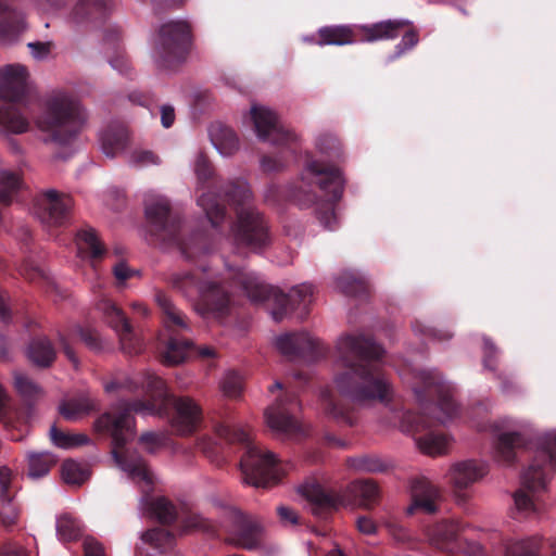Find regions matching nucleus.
Listing matches in <instances>:
<instances>
[{
    "instance_id": "obj_38",
    "label": "nucleus",
    "mask_w": 556,
    "mask_h": 556,
    "mask_svg": "<svg viewBox=\"0 0 556 556\" xmlns=\"http://www.w3.org/2000/svg\"><path fill=\"white\" fill-rule=\"evenodd\" d=\"M353 30L350 26H328L319 29V41L323 45L343 46L353 43Z\"/></svg>"
},
{
    "instance_id": "obj_52",
    "label": "nucleus",
    "mask_w": 556,
    "mask_h": 556,
    "mask_svg": "<svg viewBox=\"0 0 556 556\" xmlns=\"http://www.w3.org/2000/svg\"><path fill=\"white\" fill-rule=\"evenodd\" d=\"M260 165L265 173H276L282 170L287 166V161L282 155H264L260 161Z\"/></svg>"
},
{
    "instance_id": "obj_62",
    "label": "nucleus",
    "mask_w": 556,
    "mask_h": 556,
    "mask_svg": "<svg viewBox=\"0 0 556 556\" xmlns=\"http://www.w3.org/2000/svg\"><path fill=\"white\" fill-rule=\"evenodd\" d=\"M21 273L28 280H36L38 278L48 279L45 271L33 263H26L21 268Z\"/></svg>"
},
{
    "instance_id": "obj_46",
    "label": "nucleus",
    "mask_w": 556,
    "mask_h": 556,
    "mask_svg": "<svg viewBox=\"0 0 556 556\" xmlns=\"http://www.w3.org/2000/svg\"><path fill=\"white\" fill-rule=\"evenodd\" d=\"M127 161L130 165L136 167H147L151 165H159L160 157L151 150L146 149H135L132 150L127 157Z\"/></svg>"
},
{
    "instance_id": "obj_43",
    "label": "nucleus",
    "mask_w": 556,
    "mask_h": 556,
    "mask_svg": "<svg viewBox=\"0 0 556 556\" xmlns=\"http://www.w3.org/2000/svg\"><path fill=\"white\" fill-rule=\"evenodd\" d=\"M61 475L65 483L73 485H79L88 478V471L75 460L64 462Z\"/></svg>"
},
{
    "instance_id": "obj_27",
    "label": "nucleus",
    "mask_w": 556,
    "mask_h": 556,
    "mask_svg": "<svg viewBox=\"0 0 556 556\" xmlns=\"http://www.w3.org/2000/svg\"><path fill=\"white\" fill-rule=\"evenodd\" d=\"M321 404L325 415L341 426L353 427L357 422L355 410L334 397L330 391L321 393Z\"/></svg>"
},
{
    "instance_id": "obj_11",
    "label": "nucleus",
    "mask_w": 556,
    "mask_h": 556,
    "mask_svg": "<svg viewBox=\"0 0 556 556\" xmlns=\"http://www.w3.org/2000/svg\"><path fill=\"white\" fill-rule=\"evenodd\" d=\"M191 43V27L186 21H168L157 29L151 55L156 66L169 71L180 64Z\"/></svg>"
},
{
    "instance_id": "obj_12",
    "label": "nucleus",
    "mask_w": 556,
    "mask_h": 556,
    "mask_svg": "<svg viewBox=\"0 0 556 556\" xmlns=\"http://www.w3.org/2000/svg\"><path fill=\"white\" fill-rule=\"evenodd\" d=\"M475 426L480 431L490 430L494 434V459L503 466L516 462V450L525 444L531 430L528 421L511 417H501L489 425L477 422Z\"/></svg>"
},
{
    "instance_id": "obj_9",
    "label": "nucleus",
    "mask_w": 556,
    "mask_h": 556,
    "mask_svg": "<svg viewBox=\"0 0 556 556\" xmlns=\"http://www.w3.org/2000/svg\"><path fill=\"white\" fill-rule=\"evenodd\" d=\"M300 493L307 500L312 514L318 518H326L331 511L354 504L371 509L380 496L379 486L372 480H356L339 491L311 483L302 485Z\"/></svg>"
},
{
    "instance_id": "obj_58",
    "label": "nucleus",
    "mask_w": 556,
    "mask_h": 556,
    "mask_svg": "<svg viewBox=\"0 0 556 556\" xmlns=\"http://www.w3.org/2000/svg\"><path fill=\"white\" fill-rule=\"evenodd\" d=\"M85 556H105L102 544L91 536L84 540Z\"/></svg>"
},
{
    "instance_id": "obj_59",
    "label": "nucleus",
    "mask_w": 556,
    "mask_h": 556,
    "mask_svg": "<svg viewBox=\"0 0 556 556\" xmlns=\"http://www.w3.org/2000/svg\"><path fill=\"white\" fill-rule=\"evenodd\" d=\"M110 64L113 67V70L117 71L123 75H128L131 70L128 59L123 53H117L115 56L111 58Z\"/></svg>"
},
{
    "instance_id": "obj_32",
    "label": "nucleus",
    "mask_w": 556,
    "mask_h": 556,
    "mask_svg": "<svg viewBox=\"0 0 556 556\" xmlns=\"http://www.w3.org/2000/svg\"><path fill=\"white\" fill-rule=\"evenodd\" d=\"M409 24L407 20H388L371 26H364L365 31L364 41H377L383 39H392L399 35V30Z\"/></svg>"
},
{
    "instance_id": "obj_48",
    "label": "nucleus",
    "mask_w": 556,
    "mask_h": 556,
    "mask_svg": "<svg viewBox=\"0 0 556 556\" xmlns=\"http://www.w3.org/2000/svg\"><path fill=\"white\" fill-rule=\"evenodd\" d=\"M194 174L198 179L199 188L203 187V185L208 181V179L213 176V169L206 156L203 153H198L194 165H193Z\"/></svg>"
},
{
    "instance_id": "obj_30",
    "label": "nucleus",
    "mask_w": 556,
    "mask_h": 556,
    "mask_svg": "<svg viewBox=\"0 0 556 556\" xmlns=\"http://www.w3.org/2000/svg\"><path fill=\"white\" fill-rule=\"evenodd\" d=\"M28 359L38 367H49L56 355L51 341L45 336L34 337L27 345Z\"/></svg>"
},
{
    "instance_id": "obj_17",
    "label": "nucleus",
    "mask_w": 556,
    "mask_h": 556,
    "mask_svg": "<svg viewBox=\"0 0 556 556\" xmlns=\"http://www.w3.org/2000/svg\"><path fill=\"white\" fill-rule=\"evenodd\" d=\"M296 400L289 395L277 400L265 410V420L269 429L280 437H293L301 432V426L293 416Z\"/></svg>"
},
{
    "instance_id": "obj_4",
    "label": "nucleus",
    "mask_w": 556,
    "mask_h": 556,
    "mask_svg": "<svg viewBox=\"0 0 556 556\" xmlns=\"http://www.w3.org/2000/svg\"><path fill=\"white\" fill-rule=\"evenodd\" d=\"M197 202L213 228H217L226 218V210L222 202H227L233 207L237 223L231 226V233L238 247L257 252L269 244L267 224L255 208L252 191L243 178L229 181L223 194L213 191L202 192Z\"/></svg>"
},
{
    "instance_id": "obj_37",
    "label": "nucleus",
    "mask_w": 556,
    "mask_h": 556,
    "mask_svg": "<svg viewBox=\"0 0 556 556\" xmlns=\"http://www.w3.org/2000/svg\"><path fill=\"white\" fill-rule=\"evenodd\" d=\"M76 244L81 256L97 258L103 255L104 250L93 229H83L77 233Z\"/></svg>"
},
{
    "instance_id": "obj_26",
    "label": "nucleus",
    "mask_w": 556,
    "mask_h": 556,
    "mask_svg": "<svg viewBox=\"0 0 556 556\" xmlns=\"http://www.w3.org/2000/svg\"><path fill=\"white\" fill-rule=\"evenodd\" d=\"M10 101L0 99V132L22 135L30 129V121L22 110Z\"/></svg>"
},
{
    "instance_id": "obj_3",
    "label": "nucleus",
    "mask_w": 556,
    "mask_h": 556,
    "mask_svg": "<svg viewBox=\"0 0 556 556\" xmlns=\"http://www.w3.org/2000/svg\"><path fill=\"white\" fill-rule=\"evenodd\" d=\"M139 386L146 390L150 400L119 401L103 413L94 421L93 427L98 433L111 437L115 464L130 480L140 485L142 496L139 506L142 514L162 523H169L177 516L175 506L165 497H154L150 494L155 481L153 472L136 451L124 448L136 434L132 414L166 416L169 407H173L175 413L170 420L172 427L178 434L188 435L201 425L202 409L190 397L172 395L164 380L154 374L146 372L140 382L127 380L126 387L129 389Z\"/></svg>"
},
{
    "instance_id": "obj_53",
    "label": "nucleus",
    "mask_w": 556,
    "mask_h": 556,
    "mask_svg": "<svg viewBox=\"0 0 556 556\" xmlns=\"http://www.w3.org/2000/svg\"><path fill=\"white\" fill-rule=\"evenodd\" d=\"M113 275L118 286H124L128 279L140 276V271L129 267L125 262H117L113 266Z\"/></svg>"
},
{
    "instance_id": "obj_60",
    "label": "nucleus",
    "mask_w": 556,
    "mask_h": 556,
    "mask_svg": "<svg viewBox=\"0 0 556 556\" xmlns=\"http://www.w3.org/2000/svg\"><path fill=\"white\" fill-rule=\"evenodd\" d=\"M483 353V366L490 370H494L495 366L493 356L496 355L497 349L489 339H484Z\"/></svg>"
},
{
    "instance_id": "obj_28",
    "label": "nucleus",
    "mask_w": 556,
    "mask_h": 556,
    "mask_svg": "<svg viewBox=\"0 0 556 556\" xmlns=\"http://www.w3.org/2000/svg\"><path fill=\"white\" fill-rule=\"evenodd\" d=\"M99 139L102 152L108 157H115L125 150L128 142V131L122 124H112L100 132Z\"/></svg>"
},
{
    "instance_id": "obj_51",
    "label": "nucleus",
    "mask_w": 556,
    "mask_h": 556,
    "mask_svg": "<svg viewBox=\"0 0 556 556\" xmlns=\"http://www.w3.org/2000/svg\"><path fill=\"white\" fill-rule=\"evenodd\" d=\"M185 528L188 530H201L208 532L213 530V523L199 513H189L184 519Z\"/></svg>"
},
{
    "instance_id": "obj_19",
    "label": "nucleus",
    "mask_w": 556,
    "mask_h": 556,
    "mask_svg": "<svg viewBox=\"0 0 556 556\" xmlns=\"http://www.w3.org/2000/svg\"><path fill=\"white\" fill-rule=\"evenodd\" d=\"M229 519L228 542L247 549L256 547L262 533L260 523L240 511H231Z\"/></svg>"
},
{
    "instance_id": "obj_8",
    "label": "nucleus",
    "mask_w": 556,
    "mask_h": 556,
    "mask_svg": "<svg viewBox=\"0 0 556 556\" xmlns=\"http://www.w3.org/2000/svg\"><path fill=\"white\" fill-rule=\"evenodd\" d=\"M213 429L218 439L244 445L245 452L240 462V469L245 484L268 488L280 480L281 472L276 456L256 445L248 430L232 420H214Z\"/></svg>"
},
{
    "instance_id": "obj_40",
    "label": "nucleus",
    "mask_w": 556,
    "mask_h": 556,
    "mask_svg": "<svg viewBox=\"0 0 556 556\" xmlns=\"http://www.w3.org/2000/svg\"><path fill=\"white\" fill-rule=\"evenodd\" d=\"M83 533L81 523L68 514L60 516L56 520V534L60 541L77 540Z\"/></svg>"
},
{
    "instance_id": "obj_7",
    "label": "nucleus",
    "mask_w": 556,
    "mask_h": 556,
    "mask_svg": "<svg viewBox=\"0 0 556 556\" xmlns=\"http://www.w3.org/2000/svg\"><path fill=\"white\" fill-rule=\"evenodd\" d=\"M555 470L556 430H551L538 437L535 456L521 475V488L514 495V518H532L543 511L541 493L547 490Z\"/></svg>"
},
{
    "instance_id": "obj_24",
    "label": "nucleus",
    "mask_w": 556,
    "mask_h": 556,
    "mask_svg": "<svg viewBox=\"0 0 556 556\" xmlns=\"http://www.w3.org/2000/svg\"><path fill=\"white\" fill-rule=\"evenodd\" d=\"M0 42L10 43L26 29L25 16L12 9L7 0H0Z\"/></svg>"
},
{
    "instance_id": "obj_47",
    "label": "nucleus",
    "mask_w": 556,
    "mask_h": 556,
    "mask_svg": "<svg viewBox=\"0 0 556 556\" xmlns=\"http://www.w3.org/2000/svg\"><path fill=\"white\" fill-rule=\"evenodd\" d=\"M220 390L227 397H237L242 392V378L235 371L227 372L220 381Z\"/></svg>"
},
{
    "instance_id": "obj_29",
    "label": "nucleus",
    "mask_w": 556,
    "mask_h": 556,
    "mask_svg": "<svg viewBox=\"0 0 556 556\" xmlns=\"http://www.w3.org/2000/svg\"><path fill=\"white\" fill-rule=\"evenodd\" d=\"M208 135L213 146L220 155L230 156L238 150L239 141L230 127L220 123L212 124Z\"/></svg>"
},
{
    "instance_id": "obj_57",
    "label": "nucleus",
    "mask_w": 556,
    "mask_h": 556,
    "mask_svg": "<svg viewBox=\"0 0 556 556\" xmlns=\"http://www.w3.org/2000/svg\"><path fill=\"white\" fill-rule=\"evenodd\" d=\"M164 441V437L155 432H147L140 437V442L146 445L150 453H153L159 448Z\"/></svg>"
},
{
    "instance_id": "obj_39",
    "label": "nucleus",
    "mask_w": 556,
    "mask_h": 556,
    "mask_svg": "<svg viewBox=\"0 0 556 556\" xmlns=\"http://www.w3.org/2000/svg\"><path fill=\"white\" fill-rule=\"evenodd\" d=\"M27 459L28 477L31 479L46 476L56 464V457L50 452L29 453Z\"/></svg>"
},
{
    "instance_id": "obj_15",
    "label": "nucleus",
    "mask_w": 556,
    "mask_h": 556,
    "mask_svg": "<svg viewBox=\"0 0 556 556\" xmlns=\"http://www.w3.org/2000/svg\"><path fill=\"white\" fill-rule=\"evenodd\" d=\"M73 202L70 195L49 189L34 202V215L46 226H60L65 223Z\"/></svg>"
},
{
    "instance_id": "obj_61",
    "label": "nucleus",
    "mask_w": 556,
    "mask_h": 556,
    "mask_svg": "<svg viewBox=\"0 0 556 556\" xmlns=\"http://www.w3.org/2000/svg\"><path fill=\"white\" fill-rule=\"evenodd\" d=\"M161 124L164 128H170L176 119L175 109L172 104L160 106Z\"/></svg>"
},
{
    "instance_id": "obj_23",
    "label": "nucleus",
    "mask_w": 556,
    "mask_h": 556,
    "mask_svg": "<svg viewBox=\"0 0 556 556\" xmlns=\"http://www.w3.org/2000/svg\"><path fill=\"white\" fill-rule=\"evenodd\" d=\"M413 504L407 508V514L421 509L427 514H433L438 509L441 494L439 490L426 479H418L412 485Z\"/></svg>"
},
{
    "instance_id": "obj_34",
    "label": "nucleus",
    "mask_w": 556,
    "mask_h": 556,
    "mask_svg": "<svg viewBox=\"0 0 556 556\" xmlns=\"http://www.w3.org/2000/svg\"><path fill=\"white\" fill-rule=\"evenodd\" d=\"M94 408V401L89 395L84 394L61 403L59 412L66 420L75 421Z\"/></svg>"
},
{
    "instance_id": "obj_20",
    "label": "nucleus",
    "mask_w": 556,
    "mask_h": 556,
    "mask_svg": "<svg viewBox=\"0 0 556 556\" xmlns=\"http://www.w3.org/2000/svg\"><path fill=\"white\" fill-rule=\"evenodd\" d=\"M28 72L22 64H8L0 68V99L18 102L27 93Z\"/></svg>"
},
{
    "instance_id": "obj_44",
    "label": "nucleus",
    "mask_w": 556,
    "mask_h": 556,
    "mask_svg": "<svg viewBox=\"0 0 556 556\" xmlns=\"http://www.w3.org/2000/svg\"><path fill=\"white\" fill-rule=\"evenodd\" d=\"M316 148L329 159H339L342 154L341 143L332 134H321L316 138Z\"/></svg>"
},
{
    "instance_id": "obj_33",
    "label": "nucleus",
    "mask_w": 556,
    "mask_h": 556,
    "mask_svg": "<svg viewBox=\"0 0 556 556\" xmlns=\"http://www.w3.org/2000/svg\"><path fill=\"white\" fill-rule=\"evenodd\" d=\"M24 182L17 172L0 169V203L11 204L23 189Z\"/></svg>"
},
{
    "instance_id": "obj_50",
    "label": "nucleus",
    "mask_w": 556,
    "mask_h": 556,
    "mask_svg": "<svg viewBox=\"0 0 556 556\" xmlns=\"http://www.w3.org/2000/svg\"><path fill=\"white\" fill-rule=\"evenodd\" d=\"M413 330L416 334L432 338L433 340L438 341L450 340L453 337L451 332L430 328L420 320H415L413 323Z\"/></svg>"
},
{
    "instance_id": "obj_45",
    "label": "nucleus",
    "mask_w": 556,
    "mask_h": 556,
    "mask_svg": "<svg viewBox=\"0 0 556 556\" xmlns=\"http://www.w3.org/2000/svg\"><path fill=\"white\" fill-rule=\"evenodd\" d=\"M76 333L88 349L93 352H102L106 349L108 342L104 341L99 332L92 328L76 327Z\"/></svg>"
},
{
    "instance_id": "obj_63",
    "label": "nucleus",
    "mask_w": 556,
    "mask_h": 556,
    "mask_svg": "<svg viewBox=\"0 0 556 556\" xmlns=\"http://www.w3.org/2000/svg\"><path fill=\"white\" fill-rule=\"evenodd\" d=\"M28 48L31 55L37 60L46 59L50 53V43L29 42Z\"/></svg>"
},
{
    "instance_id": "obj_54",
    "label": "nucleus",
    "mask_w": 556,
    "mask_h": 556,
    "mask_svg": "<svg viewBox=\"0 0 556 556\" xmlns=\"http://www.w3.org/2000/svg\"><path fill=\"white\" fill-rule=\"evenodd\" d=\"M417 42H418V35H417V33L414 31V30L406 31L403 35L402 40L400 41V43L396 46L395 54L393 56H391L390 59L393 60V59L400 56L406 50L412 49L413 47H415L417 45Z\"/></svg>"
},
{
    "instance_id": "obj_1",
    "label": "nucleus",
    "mask_w": 556,
    "mask_h": 556,
    "mask_svg": "<svg viewBox=\"0 0 556 556\" xmlns=\"http://www.w3.org/2000/svg\"><path fill=\"white\" fill-rule=\"evenodd\" d=\"M336 353L341 370L334 375L333 383L341 395L355 403L372 400L383 403L381 424L414 435L416 445L424 454L438 456L448 451L450 439L432 430L433 420L427 415L433 408L438 410L435 419L445 424L458 413L452 395L453 388L439 371L412 367L400 372L409 383L422 410L415 416L394 402L392 383L383 371L386 351L375 340L362 333H346L338 339Z\"/></svg>"
},
{
    "instance_id": "obj_55",
    "label": "nucleus",
    "mask_w": 556,
    "mask_h": 556,
    "mask_svg": "<svg viewBox=\"0 0 556 556\" xmlns=\"http://www.w3.org/2000/svg\"><path fill=\"white\" fill-rule=\"evenodd\" d=\"M386 527L395 541L405 543L410 540L407 529L396 521H386Z\"/></svg>"
},
{
    "instance_id": "obj_42",
    "label": "nucleus",
    "mask_w": 556,
    "mask_h": 556,
    "mask_svg": "<svg viewBox=\"0 0 556 556\" xmlns=\"http://www.w3.org/2000/svg\"><path fill=\"white\" fill-rule=\"evenodd\" d=\"M346 465L349 468L362 472H382L386 470L383 462L379 457L371 455L350 457L346 460Z\"/></svg>"
},
{
    "instance_id": "obj_10",
    "label": "nucleus",
    "mask_w": 556,
    "mask_h": 556,
    "mask_svg": "<svg viewBox=\"0 0 556 556\" xmlns=\"http://www.w3.org/2000/svg\"><path fill=\"white\" fill-rule=\"evenodd\" d=\"M155 302L162 311L165 329L164 349L161 352L162 363L168 366L178 365L194 352L190 340L178 338L180 331L189 330L187 317L163 291L155 293Z\"/></svg>"
},
{
    "instance_id": "obj_16",
    "label": "nucleus",
    "mask_w": 556,
    "mask_h": 556,
    "mask_svg": "<svg viewBox=\"0 0 556 556\" xmlns=\"http://www.w3.org/2000/svg\"><path fill=\"white\" fill-rule=\"evenodd\" d=\"M278 351L290 359L313 362L325 353L320 341L307 332L285 333L276 338Z\"/></svg>"
},
{
    "instance_id": "obj_22",
    "label": "nucleus",
    "mask_w": 556,
    "mask_h": 556,
    "mask_svg": "<svg viewBox=\"0 0 556 556\" xmlns=\"http://www.w3.org/2000/svg\"><path fill=\"white\" fill-rule=\"evenodd\" d=\"M13 472L7 466L0 467V525L10 527L20 516V509L13 498Z\"/></svg>"
},
{
    "instance_id": "obj_21",
    "label": "nucleus",
    "mask_w": 556,
    "mask_h": 556,
    "mask_svg": "<svg viewBox=\"0 0 556 556\" xmlns=\"http://www.w3.org/2000/svg\"><path fill=\"white\" fill-rule=\"evenodd\" d=\"M505 556H556V545L540 535L511 539L505 543Z\"/></svg>"
},
{
    "instance_id": "obj_56",
    "label": "nucleus",
    "mask_w": 556,
    "mask_h": 556,
    "mask_svg": "<svg viewBox=\"0 0 556 556\" xmlns=\"http://www.w3.org/2000/svg\"><path fill=\"white\" fill-rule=\"evenodd\" d=\"M357 530L365 535H374L378 531V526L369 516H359L356 519Z\"/></svg>"
},
{
    "instance_id": "obj_2",
    "label": "nucleus",
    "mask_w": 556,
    "mask_h": 556,
    "mask_svg": "<svg viewBox=\"0 0 556 556\" xmlns=\"http://www.w3.org/2000/svg\"><path fill=\"white\" fill-rule=\"evenodd\" d=\"M144 213L151 231L157 239L175 248L182 260L195 264L200 269V275L191 270L173 273L168 277V283L190 301L201 316L214 319L227 316L233 303V288L237 285L251 301L270 303V315L276 321L282 320L295 309L305 312L312 303L314 287L307 282L283 293L267 286L254 271L232 267L228 263H225L223 271H213L207 264L215 251L213 242L203 231L187 232L180 218L172 213L166 197L154 191L147 192Z\"/></svg>"
},
{
    "instance_id": "obj_14",
    "label": "nucleus",
    "mask_w": 556,
    "mask_h": 556,
    "mask_svg": "<svg viewBox=\"0 0 556 556\" xmlns=\"http://www.w3.org/2000/svg\"><path fill=\"white\" fill-rule=\"evenodd\" d=\"M99 311L104 315L106 323L116 332L123 353L136 355L143 350V343L135 332L124 312L109 299H102L98 304Z\"/></svg>"
},
{
    "instance_id": "obj_64",
    "label": "nucleus",
    "mask_w": 556,
    "mask_h": 556,
    "mask_svg": "<svg viewBox=\"0 0 556 556\" xmlns=\"http://www.w3.org/2000/svg\"><path fill=\"white\" fill-rule=\"evenodd\" d=\"M0 556H27L25 549L15 543H7L0 548Z\"/></svg>"
},
{
    "instance_id": "obj_31",
    "label": "nucleus",
    "mask_w": 556,
    "mask_h": 556,
    "mask_svg": "<svg viewBox=\"0 0 556 556\" xmlns=\"http://www.w3.org/2000/svg\"><path fill=\"white\" fill-rule=\"evenodd\" d=\"M113 8L112 0H77L73 15L77 22L97 20L110 13Z\"/></svg>"
},
{
    "instance_id": "obj_25",
    "label": "nucleus",
    "mask_w": 556,
    "mask_h": 556,
    "mask_svg": "<svg viewBox=\"0 0 556 556\" xmlns=\"http://www.w3.org/2000/svg\"><path fill=\"white\" fill-rule=\"evenodd\" d=\"M459 525L442 521L428 529L429 542L439 549L454 553L459 548Z\"/></svg>"
},
{
    "instance_id": "obj_36",
    "label": "nucleus",
    "mask_w": 556,
    "mask_h": 556,
    "mask_svg": "<svg viewBox=\"0 0 556 556\" xmlns=\"http://www.w3.org/2000/svg\"><path fill=\"white\" fill-rule=\"evenodd\" d=\"M334 288L346 294L357 295L365 291V279L357 273L352 270H343L334 277Z\"/></svg>"
},
{
    "instance_id": "obj_6",
    "label": "nucleus",
    "mask_w": 556,
    "mask_h": 556,
    "mask_svg": "<svg viewBox=\"0 0 556 556\" xmlns=\"http://www.w3.org/2000/svg\"><path fill=\"white\" fill-rule=\"evenodd\" d=\"M88 113L80 100L65 90L52 92L43 101L41 111L34 118L46 144L68 147L85 129Z\"/></svg>"
},
{
    "instance_id": "obj_35",
    "label": "nucleus",
    "mask_w": 556,
    "mask_h": 556,
    "mask_svg": "<svg viewBox=\"0 0 556 556\" xmlns=\"http://www.w3.org/2000/svg\"><path fill=\"white\" fill-rule=\"evenodd\" d=\"M174 540V535L167 530L161 528L151 529L142 533L139 549L143 551L147 547V549L151 548L163 553L173 547Z\"/></svg>"
},
{
    "instance_id": "obj_5",
    "label": "nucleus",
    "mask_w": 556,
    "mask_h": 556,
    "mask_svg": "<svg viewBox=\"0 0 556 556\" xmlns=\"http://www.w3.org/2000/svg\"><path fill=\"white\" fill-rule=\"evenodd\" d=\"M344 186L345 179L339 167L307 156L290 195L301 207L314 206L320 224L333 230L338 225L334 205L342 198Z\"/></svg>"
},
{
    "instance_id": "obj_13",
    "label": "nucleus",
    "mask_w": 556,
    "mask_h": 556,
    "mask_svg": "<svg viewBox=\"0 0 556 556\" xmlns=\"http://www.w3.org/2000/svg\"><path fill=\"white\" fill-rule=\"evenodd\" d=\"M250 118L255 135L261 141L285 148L291 153L295 152L300 136L287 127L273 110L253 104L250 109Z\"/></svg>"
},
{
    "instance_id": "obj_49",
    "label": "nucleus",
    "mask_w": 556,
    "mask_h": 556,
    "mask_svg": "<svg viewBox=\"0 0 556 556\" xmlns=\"http://www.w3.org/2000/svg\"><path fill=\"white\" fill-rule=\"evenodd\" d=\"M14 386L24 396H34L39 392V387L26 375L22 372L14 374Z\"/></svg>"
},
{
    "instance_id": "obj_18",
    "label": "nucleus",
    "mask_w": 556,
    "mask_h": 556,
    "mask_svg": "<svg viewBox=\"0 0 556 556\" xmlns=\"http://www.w3.org/2000/svg\"><path fill=\"white\" fill-rule=\"evenodd\" d=\"M488 473V465L475 459L453 464L447 471V481L453 488L458 502H465V491L482 480Z\"/></svg>"
},
{
    "instance_id": "obj_41",
    "label": "nucleus",
    "mask_w": 556,
    "mask_h": 556,
    "mask_svg": "<svg viewBox=\"0 0 556 556\" xmlns=\"http://www.w3.org/2000/svg\"><path fill=\"white\" fill-rule=\"evenodd\" d=\"M52 443L61 448H73L88 444L90 439L84 433H67L59 430L55 425L50 428Z\"/></svg>"
}]
</instances>
